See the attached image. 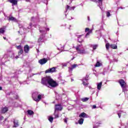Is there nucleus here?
<instances>
[{
    "label": "nucleus",
    "mask_w": 128,
    "mask_h": 128,
    "mask_svg": "<svg viewBox=\"0 0 128 128\" xmlns=\"http://www.w3.org/2000/svg\"><path fill=\"white\" fill-rule=\"evenodd\" d=\"M68 122V120H66V119H64V122Z\"/></svg>",
    "instance_id": "obj_39"
},
{
    "label": "nucleus",
    "mask_w": 128,
    "mask_h": 128,
    "mask_svg": "<svg viewBox=\"0 0 128 128\" xmlns=\"http://www.w3.org/2000/svg\"><path fill=\"white\" fill-rule=\"evenodd\" d=\"M102 64H100V62L98 61L95 65V67L96 68H100V66Z\"/></svg>",
    "instance_id": "obj_20"
},
{
    "label": "nucleus",
    "mask_w": 128,
    "mask_h": 128,
    "mask_svg": "<svg viewBox=\"0 0 128 128\" xmlns=\"http://www.w3.org/2000/svg\"><path fill=\"white\" fill-rule=\"evenodd\" d=\"M8 20H9V21L11 20L12 22H16L17 20H16V18L14 16H9Z\"/></svg>",
    "instance_id": "obj_15"
},
{
    "label": "nucleus",
    "mask_w": 128,
    "mask_h": 128,
    "mask_svg": "<svg viewBox=\"0 0 128 128\" xmlns=\"http://www.w3.org/2000/svg\"><path fill=\"white\" fill-rule=\"evenodd\" d=\"M48 120L50 122H54V117L50 116L48 117Z\"/></svg>",
    "instance_id": "obj_25"
},
{
    "label": "nucleus",
    "mask_w": 128,
    "mask_h": 128,
    "mask_svg": "<svg viewBox=\"0 0 128 128\" xmlns=\"http://www.w3.org/2000/svg\"><path fill=\"white\" fill-rule=\"evenodd\" d=\"M18 56H16L15 58H16V59H18L19 58Z\"/></svg>",
    "instance_id": "obj_43"
},
{
    "label": "nucleus",
    "mask_w": 128,
    "mask_h": 128,
    "mask_svg": "<svg viewBox=\"0 0 128 128\" xmlns=\"http://www.w3.org/2000/svg\"><path fill=\"white\" fill-rule=\"evenodd\" d=\"M62 104H56L55 108H54V111L55 112H56V111H60L61 112V110H62Z\"/></svg>",
    "instance_id": "obj_6"
},
{
    "label": "nucleus",
    "mask_w": 128,
    "mask_h": 128,
    "mask_svg": "<svg viewBox=\"0 0 128 128\" xmlns=\"http://www.w3.org/2000/svg\"><path fill=\"white\" fill-rule=\"evenodd\" d=\"M98 44L93 45L92 48L94 50H96V49L98 48Z\"/></svg>",
    "instance_id": "obj_28"
},
{
    "label": "nucleus",
    "mask_w": 128,
    "mask_h": 128,
    "mask_svg": "<svg viewBox=\"0 0 128 128\" xmlns=\"http://www.w3.org/2000/svg\"><path fill=\"white\" fill-rule=\"evenodd\" d=\"M110 44L109 43H106V48L107 50H110Z\"/></svg>",
    "instance_id": "obj_23"
},
{
    "label": "nucleus",
    "mask_w": 128,
    "mask_h": 128,
    "mask_svg": "<svg viewBox=\"0 0 128 128\" xmlns=\"http://www.w3.org/2000/svg\"><path fill=\"white\" fill-rule=\"evenodd\" d=\"M88 20H90V17H88Z\"/></svg>",
    "instance_id": "obj_47"
},
{
    "label": "nucleus",
    "mask_w": 128,
    "mask_h": 128,
    "mask_svg": "<svg viewBox=\"0 0 128 128\" xmlns=\"http://www.w3.org/2000/svg\"><path fill=\"white\" fill-rule=\"evenodd\" d=\"M88 32H89V34H92V30H89Z\"/></svg>",
    "instance_id": "obj_36"
},
{
    "label": "nucleus",
    "mask_w": 128,
    "mask_h": 128,
    "mask_svg": "<svg viewBox=\"0 0 128 128\" xmlns=\"http://www.w3.org/2000/svg\"><path fill=\"white\" fill-rule=\"evenodd\" d=\"M118 83L120 84L122 88H126V83L124 80L122 79H120L118 80Z\"/></svg>",
    "instance_id": "obj_4"
},
{
    "label": "nucleus",
    "mask_w": 128,
    "mask_h": 128,
    "mask_svg": "<svg viewBox=\"0 0 128 128\" xmlns=\"http://www.w3.org/2000/svg\"><path fill=\"white\" fill-rule=\"evenodd\" d=\"M6 112H8V107L5 106L2 108L1 109L2 114H6Z\"/></svg>",
    "instance_id": "obj_12"
},
{
    "label": "nucleus",
    "mask_w": 128,
    "mask_h": 128,
    "mask_svg": "<svg viewBox=\"0 0 128 128\" xmlns=\"http://www.w3.org/2000/svg\"><path fill=\"white\" fill-rule=\"evenodd\" d=\"M78 123L80 124H84V118H80L78 120Z\"/></svg>",
    "instance_id": "obj_24"
},
{
    "label": "nucleus",
    "mask_w": 128,
    "mask_h": 128,
    "mask_svg": "<svg viewBox=\"0 0 128 128\" xmlns=\"http://www.w3.org/2000/svg\"><path fill=\"white\" fill-rule=\"evenodd\" d=\"M26 2H30V0H26Z\"/></svg>",
    "instance_id": "obj_46"
},
{
    "label": "nucleus",
    "mask_w": 128,
    "mask_h": 128,
    "mask_svg": "<svg viewBox=\"0 0 128 128\" xmlns=\"http://www.w3.org/2000/svg\"><path fill=\"white\" fill-rule=\"evenodd\" d=\"M80 45H78L76 48V50L77 51L78 54H86V50H80Z\"/></svg>",
    "instance_id": "obj_3"
},
{
    "label": "nucleus",
    "mask_w": 128,
    "mask_h": 128,
    "mask_svg": "<svg viewBox=\"0 0 128 128\" xmlns=\"http://www.w3.org/2000/svg\"><path fill=\"white\" fill-rule=\"evenodd\" d=\"M110 48L113 50H116L118 48V46L116 44H110Z\"/></svg>",
    "instance_id": "obj_16"
},
{
    "label": "nucleus",
    "mask_w": 128,
    "mask_h": 128,
    "mask_svg": "<svg viewBox=\"0 0 128 128\" xmlns=\"http://www.w3.org/2000/svg\"><path fill=\"white\" fill-rule=\"evenodd\" d=\"M86 114L84 112H82L79 115V118H86Z\"/></svg>",
    "instance_id": "obj_19"
},
{
    "label": "nucleus",
    "mask_w": 128,
    "mask_h": 128,
    "mask_svg": "<svg viewBox=\"0 0 128 128\" xmlns=\"http://www.w3.org/2000/svg\"><path fill=\"white\" fill-rule=\"evenodd\" d=\"M74 8H75V7L74 6H72V7H70V10H74Z\"/></svg>",
    "instance_id": "obj_35"
},
{
    "label": "nucleus",
    "mask_w": 128,
    "mask_h": 128,
    "mask_svg": "<svg viewBox=\"0 0 128 128\" xmlns=\"http://www.w3.org/2000/svg\"><path fill=\"white\" fill-rule=\"evenodd\" d=\"M85 32H90V28H86Z\"/></svg>",
    "instance_id": "obj_31"
},
{
    "label": "nucleus",
    "mask_w": 128,
    "mask_h": 128,
    "mask_svg": "<svg viewBox=\"0 0 128 128\" xmlns=\"http://www.w3.org/2000/svg\"><path fill=\"white\" fill-rule=\"evenodd\" d=\"M110 11H108L106 12V16L107 18H110Z\"/></svg>",
    "instance_id": "obj_27"
},
{
    "label": "nucleus",
    "mask_w": 128,
    "mask_h": 128,
    "mask_svg": "<svg viewBox=\"0 0 128 128\" xmlns=\"http://www.w3.org/2000/svg\"><path fill=\"white\" fill-rule=\"evenodd\" d=\"M66 10V12H68V10H70V6L68 5H67Z\"/></svg>",
    "instance_id": "obj_29"
},
{
    "label": "nucleus",
    "mask_w": 128,
    "mask_h": 128,
    "mask_svg": "<svg viewBox=\"0 0 128 128\" xmlns=\"http://www.w3.org/2000/svg\"><path fill=\"white\" fill-rule=\"evenodd\" d=\"M118 116L119 118H120V116H122V114L121 113H118Z\"/></svg>",
    "instance_id": "obj_33"
},
{
    "label": "nucleus",
    "mask_w": 128,
    "mask_h": 128,
    "mask_svg": "<svg viewBox=\"0 0 128 128\" xmlns=\"http://www.w3.org/2000/svg\"><path fill=\"white\" fill-rule=\"evenodd\" d=\"M6 26H4V28H0V34H4V32H6Z\"/></svg>",
    "instance_id": "obj_14"
},
{
    "label": "nucleus",
    "mask_w": 128,
    "mask_h": 128,
    "mask_svg": "<svg viewBox=\"0 0 128 128\" xmlns=\"http://www.w3.org/2000/svg\"><path fill=\"white\" fill-rule=\"evenodd\" d=\"M3 38L4 39V40H6V37H3Z\"/></svg>",
    "instance_id": "obj_44"
},
{
    "label": "nucleus",
    "mask_w": 128,
    "mask_h": 128,
    "mask_svg": "<svg viewBox=\"0 0 128 128\" xmlns=\"http://www.w3.org/2000/svg\"><path fill=\"white\" fill-rule=\"evenodd\" d=\"M42 94H38V92H34L32 94V98L34 100L38 102L42 100Z\"/></svg>",
    "instance_id": "obj_2"
},
{
    "label": "nucleus",
    "mask_w": 128,
    "mask_h": 128,
    "mask_svg": "<svg viewBox=\"0 0 128 128\" xmlns=\"http://www.w3.org/2000/svg\"><path fill=\"white\" fill-rule=\"evenodd\" d=\"M16 48H17V50H19L18 52V56H22V54H24V49L22 48V45L16 46Z\"/></svg>",
    "instance_id": "obj_5"
},
{
    "label": "nucleus",
    "mask_w": 128,
    "mask_h": 128,
    "mask_svg": "<svg viewBox=\"0 0 128 128\" xmlns=\"http://www.w3.org/2000/svg\"><path fill=\"white\" fill-rule=\"evenodd\" d=\"M98 128V126H94L93 128Z\"/></svg>",
    "instance_id": "obj_40"
},
{
    "label": "nucleus",
    "mask_w": 128,
    "mask_h": 128,
    "mask_svg": "<svg viewBox=\"0 0 128 128\" xmlns=\"http://www.w3.org/2000/svg\"><path fill=\"white\" fill-rule=\"evenodd\" d=\"M14 126H13V128H18V121L15 120L14 122Z\"/></svg>",
    "instance_id": "obj_17"
},
{
    "label": "nucleus",
    "mask_w": 128,
    "mask_h": 128,
    "mask_svg": "<svg viewBox=\"0 0 128 128\" xmlns=\"http://www.w3.org/2000/svg\"><path fill=\"white\" fill-rule=\"evenodd\" d=\"M0 90H2V87L0 86Z\"/></svg>",
    "instance_id": "obj_41"
},
{
    "label": "nucleus",
    "mask_w": 128,
    "mask_h": 128,
    "mask_svg": "<svg viewBox=\"0 0 128 128\" xmlns=\"http://www.w3.org/2000/svg\"><path fill=\"white\" fill-rule=\"evenodd\" d=\"M36 50H37L38 54V52H40V50H38V49H36Z\"/></svg>",
    "instance_id": "obj_42"
},
{
    "label": "nucleus",
    "mask_w": 128,
    "mask_h": 128,
    "mask_svg": "<svg viewBox=\"0 0 128 128\" xmlns=\"http://www.w3.org/2000/svg\"><path fill=\"white\" fill-rule=\"evenodd\" d=\"M27 112H28V114H29L30 116H32V114H34V111H32V110H28L27 111Z\"/></svg>",
    "instance_id": "obj_21"
},
{
    "label": "nucleus",
    "mask_w": 128,
    "mask_h": 128,
    "mask_svg": "<svg viewBox=\"0 0 128 128\" xmlns=\"http://www.w3.org/2000/svg\"><path fill=\"white\" fill-rule=\"evenodd\" d=\"M8 2L12 4V6H17L18 4V0H8Z\"/></svg>",
    "instance_id": "obj_11"
},
{
    "label": "nucleus",
    "mask_w": 128,
    "mask_h": 128,
    "mask_svg": "<svg viewBox=\"0 0 128 128\" xmlns=\"http://www.w3.org/2000/svg\"><path fill=\"white\" fill-rule=\"evenodd\" d=\"M56 67H52V68H50L45 71V74H50V73L52 74V72H56Z\"/></svg>",
    "instance_id": "obj_7"
},
{
    "label": "nucleus",
    "mask_w": 128,
    "mask_h": 128,
    "mask_svg": "<svg viewBox=\"0 0 128 128\" xmlns=\"http://www.w3.org/2000/svg\"><path fill=\"white\" fill-rule=\"evenodd\" d=\"M38 62L40 64H46V62H48V59L46 58L40 59L38 60Z\"/></svg>",
    "instance_id": "obj_9"
},
{
    "label": "nucleus",
    "mask_w": 128,
    "mask_h": 128,
    "mask_svg": "<svg viewBox=\"0 0 128 128\" xmlns=\"http://www.w3.org/2000/svg\"><path fill=\"white\" fill-rule=\"evenodd\" d=\"M43 39L42 37H40L38 39V42H42V40Z\"/></svg>",
    "instance_id": "obj_30"
},
{
    "label": "nucleus",
    "mask_w": 128,
    "mask_h": 128,
    "mask_svg": "<svg viewBox=\"0 0 128 128\" xmlns=\"http://www.w3.org/2000/svg\"><path fill=\"white\" fill-rule=\"evenodd\" d=\"M92 108H96V106L93 105L92 106Z\"/></svg>",
    "instance_id": "obj_34"
},
{
    "label": "nucleus",
    "mask_w": 128,
    "mask_h": 128,
    "mask_svg": "<svg viewBox=\"0 0 128 128\" xmlns=\"http://www.w3.org/2000/svg\"><path fill=\"white\" fill-rule=\"evenodd\" d=\"M41 83L44 86H52V88H56V86H58V84L56 83V82L53 80V79L50 77V76H46L44 78H42Z\"/></svg>",
    "instance_id": "obj_1"
},
{
    "label": "nucleus",
    "mask_w": 128,
    "mask_h": 128,
    "mask_svg": "<svg viewBox=\"0 0 128 128\" xmlns=\"http://www.w3.org/2000/svg\"><path fill=\"white\" fill-rule=\"evenodd\" d=\"M1 118H4V116H2V117H1Z\"/></svg>",
    "instance_id": "obj_48"
},
{
    "label": "nucleus",
    "mask_w": 128,
    "mask_h": 128,
    "mask_svg": "<svg viewBox=\"0 0 128 128\" xmlns=\"http://www.w3.org/2000/svg\"><path fill=\"white\" fill-rule=\"evenodd\" d=\"M90 100V98H84L82 99V101L84 102H87V100Z\"/></svg>",
    "instance_id": "obj_26"
},
{
    "label": "nucleus",
    "mask_w": 128,
    "mask_h": 128,
    "mask_svg": "<svg viewBox=\"0 0 128 128\" xmlns=\"http://www.w3.org/2000/svg\"><path fill=\"white\" fill-rule=\"evenodd\" d=\"M78 64H74L72 65L71 67L69 68V70H70V72H72L74 68H78Z\"/></svg>",
    "instance_id": "obj_13"
},
{
    "label": "nucleus",
    "mask_w": 128,
    "mask_h": 128,
    "mask_svg": "<svg viewBox=\"0 0 128 128\" xmlns=\"http://www.w3.org/2000/svg\"><path fill=\"white\" fill-rule=\"evenodd\" d=\"M54 118H60V116L58 115V114H56V111H54Z\"/></svg>",
    "instance_id": "obj_22"
},
{
    "label": "nucleus",
    "mask_w": 128,
    "mask_h": 128,
    "mask_svg": "<svg viewBox=\"0 0 128 128\" xmlns=\"http://www.w3.org/2000/svg\"><path fill=\"white\" fill-rule=\"evenodd\" d=\"M34 20V17L32 16V17L31 18V20L32 21V20Z\"/></svg>",
    "instance_id": "obj_37"
},
{
    "label": "nucleus",
    "mask_w": 128,
    "mask_h": 128,
    "mask_svg": "<svg viewBox=\"0 0 128 128\" xmlns=\"http://www.w3.org/2000/svg\"><path fill=\"white\" fill-rule=\"evenodd\" d=\"M84 40V35H80L78 36V42L80 44H82Z\"/></svg>",
    "instance_id": "obj_8"
},
{
    "label": "nucleus",
    "mask_w": 128,
    "mask_h": 128,
    "mask_svg": "<svg viewBox=\"0 0 128 128\" xmlns=\"http://www.w3.org/2000/svg\"><path fill=\"white\" fill-rule=\"evenodd\" d=\"M24 52L25 54H28L30 52V46L26 44L24 46Z\"/></svg>",
    "instance_id": "obj_10"
},
{
    "label": "nucleus",
    "mask_w": 128,
    "mask_h": 128,
    "mask_svg": "<svg viewBox=\"0 0 128 128\" xmlns=\"http://www.w3.org/2000/svg\"><path fill=\"white\" fill-rule=\"evenodd\" d=\"M102 82H100L97 85V88L98 90H100L102 88Z\"/></svg>",
    "instance_id": "obj_18"
},
{
    "label": "nucleus",
    "mask_w": 128,
    "mask_h": 128,
    "mask_svg": "<svg viewBox=\"0 0 128 128\" xmlns=\"http://www.w3.org/2000/svg\"><path fill=\"white\" fill-rule=\"evenodd\" d=\"M98 0V2H102V0Z\"/></svg>",
    "instance_id": "obj_45"
},
{
    "label": "nucleus",
    "mask_w": 128,
    "mask_h": 128,
    "mask_svg": "<svg viewBox=\"0 0 128 128\" xmlns=\"http://www.w3.org/2000/svg\"><path fill=\"white\" fill-rule=\"evenodd\" d=\"M40 32H42V30H40Z\"/></svg>",
    "instance_id": "obj_49"
},
{
    "label": "nucleus",
    "mask_w": 128,
    "mask_h": 128,
    "mask_svg": "<svg viewBox=\"0 0 128 128\" xmlns=\"http://www.w3.org/2000/svg\"><path fill=\"white\" fill-rule=\"evenodd\" d=\"M82 84L84 85V86H88V84L86 83V82H82Z\"/></svg>",
    "instance_id": "obj_32"
},
{
    "label": "nucleus",
    "mask_w": 128,
    "mask_h": 128,
    "mask_svg": "<svg viewBox=\"0 0 128 128\" xmlns=\"http://www.w3.org/2000/svg\"><path fill=\"white\" fill-rule=\"evenodd\" d=\"M90 34V33L89 32H87L86 36H88Z\"/></svg>",
    "instance_id": "obj_38"
}]
</instances>
